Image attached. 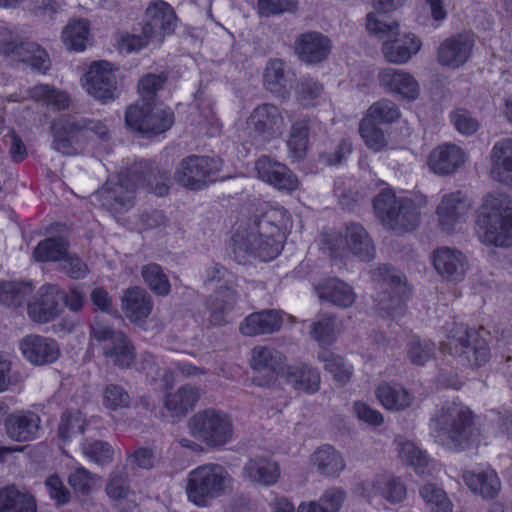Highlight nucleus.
<instances>
[{
    "mask_svg": "<svg viewBox=\"0 0 512 512\" xmlns=\"http://www.w3.org/2000/svg\"><path fill=\"white\" fill-rule=\"evenodd\" d=\"M289 214L283 207L264 205L255 215L253 224L238 229L232 237L233 254L239 264L258 258L273 260L283 249Z\"/></svg>",
    "mask_w": 512,
    "mask_h": 512,
    "instance_id": "f257e3e1",
    "label": "nucleus"
},
{
    "mask_svg": "<svg viewBox=\"0 0 512 512\" xmlns=\"http://www.w3.org/2000/svg\"><path fill=\"white\" fill-rule=\"evenodd\" d=\"M478 237L485 245L512 246V199L502 193H489L482 199L477 218Z\"/></svg>",
    "mask_w": 512,
    "mask_h": 512,
    "instance_id": "f03ea898",
    "label": "nucleus"
},
{
    "mask_svg": "<svg viewBox=\"0 0 512 512\" xmlns=\"http://www.w3.org/2000/svg\"><path fill=\"white\" fill-rule=\"evenodd\" d=\"M53 148L64 154L74 155L94 137L107 141L109 129L101 120L64 114L52 124Z\"/></svg>",
    "mask_w": 512,
    "mask_h": 512,
    "instance_id": "7ed1b4c3",
    "label": "nucleus"
},
{
    "mask_svg": "<svg viewBox=\"0 0 512 512\" xmlns=\"http://www.w3.org/2000/svg\"><path fill=\"white\" fill-rule=\"evenodd\" d=\"M432 425L438 440L456 450L468 447L475 435L473 414L462 404L443 405L433 416Z\"/></svg>",
    "mask_w": 512,
    "mask_h": 512,
    "instance_id": "20e7f679",
    "label": "nucleus"
},
{
    "mask_svg": "<svg viewBox=\"0 0 512 512\" xmlns=\"http://www.w3.org/2000/svg\"><path fill=\"white\" fill-rule=\"evenodd\" d=\"M231 481L229 472L222 465L203 464L188 473L185 492L191 503L206 507L212 500L226 493Z\"/></svg>",
    "mask_w": 512,
    "mask_h": 512,
    "instance_id": "39448f33",
    "label": "nucleus"
},
{
    "mask_svg": "<svg viewBox=\"0 0 512 512\" xmlns=\"http://www.w3.org/2000/svg\"><path fill=\"white\" fill-rule=\"evenodd\" d=\"M374 210L382 224L396 232H408L418 224V212L407 198H397L391 189H383L374 198Z\"/></svg>",
    "mask_w": 512,
    "mask_h": 512,
    "instance_id": "423d86ee",
    "label": "nucleus"
},
{
    "mask_svg": "<svg viewBox=\"0 0 512 512\" xmlns=\"http://www.w3.org/2000/svg\"><path fill=\"white\" fill-rule=\"evenodd\" d=\"M483 332L458 325L451 331L448 341L442 348L456 357L462 365L480 367L490 358V350L487 340L482 335Z\"/></svg>",
    "mask_w": 512,
    "mask_h": 512,
    "instance_id": "0eeeda50",
    "label": "nucleus"
},
{
    "mask_svg": "<svg viewBox=\"0 0 512 512\" xmlns=\"http://www.w3.org/2000/svg\"><path fill=\"white\" fill-rule=\"evenodd\" d=\"M188 429L194 438L216 448L232 439L234 426L232 418L227 413L207 408L198 411L189 419Z\"/></svg>",
    "mask_w": 512,
    "mask_h": 512,
    "instance_id": "6e6552de",
    "label": "nucleus"
},
{
    "mask_svg": "<svg viewBox=\"0 0 512 512\" xmlns=\"http://www.w3.org/2000/svg\"><path fill=\"white\" fill-rule=\"evenodd\" d=\"M138 174L137 168H129L115 179H109L93 194V199L112 215L128 212L135 204L137 184L133 177Z\"/></svg>",
    "mask_w": 512,
    "mask_h": 512,
    "instance_id": "1a4fd4ad",
    "label": "nucleus"
},
{
    "mask_svg": "<svg viewBox=\"0 0 512 512\" xmlns=\"http://www.w3.org/2000/svg\"><path fill=\"white\" fill-rule=\"evenodd\" d=\"M222 165L223 162L219 158L190 155L179 163L175 180L187 189L203 190L219 179Z\"/></svg>",
    "mask_w": 512,
    "mask_h": 512,
    "instance_id": "9d476101",
    "label": "nucleus"
},
{
    "mask_svg": "<svg viewBox=\"0 0 512 512\" xmlns=\"http://www.w3.org/2000/svg\"><path fill=\"white\" fill-rule=\"evenodd\" d=\"M0 54L28 63L37 71L45 72L50 67L45 49L34 42L19 41L18 36L6 27H0Z\"/></svg>",
    "mask_w": 512,
    "mask_h": 512,
    "instance_id": "9b49d317",
    "label": "nucleus"
},
{
    "mask_svg": "<svg viewBox=\"0 0 512 512\" xmlns=\"http://www.w3.org/2000/svg\"><path fill=\"white\" fill-rule=\"evenodd\" d=\"M284 119L273 104L258 105L246 120L245 133L253 141L266 142L280 135Z\"/></svg>",
    "mask_w": 512,
    "mask_h": 512,
    "instance_id": "f8f14e48",
    "label": "nucleus"
},
{
    "mask_svg": "<svg viewBox=\"0 0 512 512\" xmlns=\"http://www.w3.org/2000/svg\"><path fill=\"white\" fill-rule=\"evenodd\" d=\"M257 177L277 190L292 192L298 189L297 176L283 163L267 155H262L255 162Z\"/></svg>",
    "mask_w": 512,
    "mask_h": 512,
    "instance_id": "ddd939ff",
    "label": "nucleus"
},
{
    "mask_svg": "<svg viewBox=\"0 0 512 512\" xmlns=\"http://www.w3.org/2000/svg\"><path fill=\"white\" fill-rule=\"evenodd\" d=\"M471 208V201L462 192L445 194L436 209L441 230L446 233L453 232L465 222Z\"/></svg>",
    "mask_w": 512,
    "mask_h": 512,
    "instance_id": "4468645a",
    "label": "nucleus"
},
{
    "mask_svg": "<svg viewBox=\"0 0 512 512\" xmlns=\"http://www.w3.org/2000/svg\"><path fill=\"white\" fill-rule=\"evenodd\" d=\"M475 45L471 33L462 32L446 38L437 49V61L441 66L458 69L471 57Z\"/></svg>",
    "mask_w": 512,
    "mask_h": 512,
    "instance_id": "2eb2a0df",
    "label": "nucleus"
},
{
    "mask_svg": "<svg viewBox=\"0 0 512 512\" xmlns=\"http://www.w3.org/2000/svg\"><path fill=\"white\" fill-rule=\"evenodd\" d=\"M84 88L98 100H113L116 96L117 80L112 65L106 61L92 63L85 74Z\"/></svg>",
    "mask_w": 512,
    "mask_h": 512,
    "instance_id": "dca6fc26",
    "label": "nucleus"
},
{
    "mask_svg": "<svg viewBox=\"0 0 512 512\" xmlns=\"http://www.w3.org/2000/svg\"><path fill=\"white\" fill-rule=\"evenodd\" d=\"M383 275L384 290L379 294V305L395 317L403 312V307L408 298L409 290L402 276L394 269L384 266L380 268Z\"/></svg>",
    "mask_w": 512,
    "mask_h": 512,
    "instance_id": "f3484780",
    "label": "nucleus"
},
{
    "mask_svg": "<svg viewBox=\"0 0 512 512\" xmlns=\"http://www.w3.org/2000/svg\"><path fill=\"white\" fill-rule=\"evenodd\" d=\"M176 15L172 8L163 1L155 2L146 9V20L142 33L161 43L166 34H170L176 27Z\"/></svg>",
    "mask_w": 512,
    "mask_h": 512,
    "instance_id": "a211bd4d",
    "label": "nucleus"
},
{
    "mask_svg": "<svg viewBox=\"0 0 512 512\" xmlns=\"http://www.w3.org/2000/svg\"><path fill=\"white\" fill-rule=\"evenodd\" d=\"M60 289L56 285L46 284L38 289L31 302L27 303L30 319L37 323H48L60 312Z\"/></svg>",
    "mask_w": 512,
    "mask_h": 512,
    "instance_id": "6ab92c4d",
    "label": "nucleus"
},
{
    "mask_svg": "<svg viewBox=\"0 0 512 512\" xmlns=\"http://www.w3.org/2000/svg\"><path fill=\"white\" fill-rule=\"evenodd\" d=\"M285 355L268 346H256L252 349L250 365L254 372L263 375L264 380H258L259 385H268L276 376L284 371Z\"/></svg>",
    "mask_w": 512,
    "mask_h": 512,
    "instance_id": "aec40b11",
    "label": "nucleus"
},
{
    "mask_svg": "<svg viewBox=\"0 0 512 512\" xmlns=\"http://www.w3.org/2000/svg\"><path fill=\"white\" fill-rule=\"evenodd\" d=\"M331 40L317 31H308L297 36L294 44L296 55L307 64L325 60L331 52Z\"/></svg>",
    "mask_w": 512,
    "mask_h": 512,
    "instance_id": "412c9836",
    "label": "nucleus"
},
{
    "mask_svg": "<svg viewBox=\"0 0 512 512\" xmlns=\"http://www.w3.org/2000/svg\"><path fill=\"white\" fill-rule=\"evenodd\" d=\"M378 81L386 92L408 101L417 99L420 93L417 80L404 70L385 68L379 72Z\"/></svg>",
    "mask_w": 512,
    "mask_h": 512,
    "instance_id": "4be33fe9",
    "label": "nucleus"
},
{
    "mask_svg": "<svg viewBox=\"0 0 512 512\" xmlns=\"http://www.w3.org/2000/svg\"><path fill=\"white\" fill-rule=\"evenodd\" d=\"M20 350L30 363L45 365L56 361L60 355L57 343L40 335H28L20 342Z\"/></svg>",
    "mask_w": 512,
    "mask_h": 512,
    "instance_id": "5701e85b",
    "label": "nucleus"
},
{
    "mask_svg": "<svg viewBox=\"0 0 512 512\" xmlns=\"http://www.w3.org/2000/svg\"><path fill=\"white\" fill-rule=\"evenodd\" d=\"M433 265L436 271L446 280L459 282L464 278L467 261L461 251L441 247L433 253Z\"/></svg>",
    "mask_w": 512,
    "mask_h": 512,
    "instance_id": "b1692460",
    "label": "nucleus"
},
{
    "mask_svg": "<svg viewBox=\"0 0 512 512\" xmlns=\"http://www.w3.org/2000/svg\"><path fill=\"white\" fill-rule=\"evenodd\" d=\"M462 478L468 488L485 499H493L501 490V481L491 467L485 469L464 470Z\"/></svg>",
    "mask_w": 512,
    "mask_h": 512,
    "instance_id": "393cba45",
    "label": "nucleus"
},
{
    "mask_svg": "<svg viewBox=\"0 0 512 512\" xmlns=\"http://www.w3.org/2000/svg\"><path fill=\"white\" fill-rule=\"evenodd\" d=\"M238 297L239 295L232 286L219 287L206 303L210 323L214 326L228 323Z\"/></svg>",
    "mask_w": 512,
    "mask_h": 512,
    "instance_id": "a878e982",
    "label": "nucleus"
},
{
    "mask_svg": "<svg viewBox=\"0 0 512 512\" xmlns=\"http://www.w3.org/2000/svg\"><path fill=\"white\" fill-rule=\"evenodd\" d=\"M421 45V40L412 33L398 35L383 42L382 53L388 62L404 64L419 52Z\"/></svg>",
    "mask_w": 512,
    "mask_h": 512,
    "instance_id": "bb28decb",
    "label": "nucleus"
},
{
    "mask_svg": "<svg viewBox=\"0 0 512 512\" xmlns=\"http://www.w3.org/2000/svg\"><path fill=\"white\" fill-rule=\"evenodd\" d=\"M465 163V153L454 144H444L433 149L428 158L430 169L439 175H449Z\"/></svg>",
    "mask_w": 512,
    "mask_h": 512,
    "instance_id": "cd10ccee",
    "label": "nucleus"
},
{
    "mask_svg": "<svg viewBox=\"0 0 512 512\" xmlns=\"http://www.w3.org/2000/svg\"><path fill=\"white\" fill-rule=\"evenodd\" d=\"M491 177L512 187V138H504L495 143L490 153Z\"/></svg>",
    "mask_w": 512,
    "mask_h": 512,
    "instance_id": "c85d7f7f",
    "label": "nucleus"
},
{
    "mask_svg": "<svg viewBox=\"0 0 512 512\" xmlns=\"http://www.w3.org/2000/svg\"><path fill=\"white\" fill-rule=\"evenodd\" d=\"M280 474L278 463L263 456L250 458L242 469L245 480L261 486L274 485L280 478Z\"/></svg>",
    "mask_w": 512,
    "mask_h": 512,
    "instance_id": "c756f323",
    "label": "nucleus"
},
{
    "mask_svg": "<svg viewBox=\"0 0 512 512\" xmlns=\"http://www.w3.org/2000/svg\"><path fill=\"white\" fill-rule=\"evenodd\" d=\"M130 168L138 169L137 176L133 177L137 187H146L157 196L168 194L171 183L168 171L153 166L145 160L138 162Z\"/></svg>",
    "mask_w": 512,
    "mask_h": 512,
    "instance_id": "7c9ffc66",
    "label": "nucleus"
},
{
    "mask_svg": "<svg viewBox=\"0 0 512 512\" xmlns=\"http://www.w3.org/2000/svg\"><path fill=\"white\" fill-rule=\"evenodd\" d=\"M318 298L321 301L346 309L351 307L357 298L354 289L346 282L332 278L328 279L315 287Z\"/></svg>",
    "mask_w": 512,
    "mask_h": 512,
    "instance_id": "2f4dec72",
    "label": "nucleus"
},
{
    "mask_svg": "<svg viewBox=\"0 0 512 512\" xmlns=\"http://www.w3.org/2000/svg\"><path fill=\"white\" fill-rule=\"evenodd\" d=\"M406 486L398 477L389 474L376 476L363 485V494L367 498L381 495L391 503H399L406 498Z\"/></svg>",
    "mask_w": 512,
    "mask_h": 512,
    "instance_id": "473e14b6",
    "label": "nucleus"
},
{
    "mask_svg": "<svg viewBox=\"0 0 512 512\" xmlns=\"http://www.w3.org/2000/svg\"><path fill=\"white\" fill-rule=\"evenodd\" d=\"M283 318L278 310H262L248 315L240 324V332L245 336L271 334L278 331Z\"/></svg>",
    "mask_w": 512,
    "mask_h": 512,
    "instance_id": "72a5a7b5",
    "label": "nucleus"
},
{
    "mask_svg": "<svg viewBox=\"0 0 512 512\" xmlns=\"http://www.w3.org/2000/svg\"><path fill=\"white\" fill-rule=\"evenodd\" d=\"M125 316L134 323L144 321L152 312L153 300L142 288H128L121 298Z\"/></svg>",
    "mask_w": 512,
    "mask_h": 512,
    "instance_id": "f704fd0d",
    "label": "nucleus"
},
{
    "mask_svg": "<svg viewBox=\"0 0 512 512\" xmlns=\"http://www.w3.org/2000/svg\"><path fill=\"white\" fill-rule=\"evenodd\" d=\"M5 429L9 438L18 442L36 438L40 429V418L33 412L13 413L5 419Z\"/></svg>",
    "mask_w": 512,
    "mask_h": 512,
    "instance_id": "c9c22d12",
    "label": "nucleus"
},
{
    "mask_svg": "<svg viewBox=\"0 0 512 512\" xmlns=\"http://www.w3.org/2000/svg\"><path fill=\"white\" fill-rule=\"evenodd\" d=\"M0 512H37V501L28 490L7 485L0 488Z\"/></svg>",
    "mask_w": 512,
    "mask_h": 512,
    "instance_id": "e433bc0d",
    "label": "nucleus"
},
{
    "mask_svg": "<svg viewBox=\"0 0 512 512\" xmlns=\"http://www.w3.org/2000/svg\"><path fill=\"white\" fill-rule=\"evenodd\" d=\"M285 380L296 391L313 394L319 390L320 375L318 371L305 363L287 366Z\"/></svg>",
    "mask_w": 512,
    "mask_h": 512,
    "instance_id": "4c0bfd02",
    "label": "nucleus"
},
{
    "mask_svg": "<svg viewBox=\"0 0 512 512\" xmlns=\"http://www.w3.org/2000/svg\"><path fill=\"white\" fill-rule=\"evenodd\" d=\"M345 238L348 249L360 260L371 261L375 257L373 241L361 224H347Z\"/></svg>",
    "mask_w": 512,
    "mask_h": 512,
    "instance_id": "58836bf2",
    "label": "nucleus"
},
{
    "mask_svg": "<svg viewBox=\"0 0 512 512\" xmlns=\"http://www.w3.org/2000/svg\"><path fill=\"white\" fill-rule=\"evenodd\" d=\"M201 396V390L193 385L185 384L176 391L168 393L164 405L174 416H185L194 408Z\"/></svg>",
    "mask_w": 512,
    "mask_h": 512,
    "instance_id": "ea45409f",
    "label": "nucleus"
},
{
    "mask_svg": "<svg viewBox=\"0 0 512 512\" xmlns=\"http://www.w3.org/2000/svg\"><path fill=\"white\" fill-rule=\"evenodd\" d=\"M104 357L113 365L120 368H128L134 362L136 351L128 337L116 334V339L103 346Z\"/></svg>",
    "mask_w": 512,
    "mask_h": 512,
    "instance_id": "a19ab883",
    "label": "nucleus"
},
{
    "mask_svg": "<svg viewBox=\"0 0 512 512\" xmlns=\"http://www.w3.org/2000/svg\"><path fill=\"white\" fill-rule=\"evenodd\" d=\"M380 403L388 410L401 411L408 408L414 397L402 385L397 383H382L376 389Z\"/></svg>",
    "mask_w": 512,
    "mask_h": 512,
    "instance_id": "79ce46f5",
    "label": "nucleus"
},
{
    "mask_svg": "<svg viewBox=\"0 0 512 512\" xmlns=\"http://www.w3.org/2000/svg\"><path fill=\"white\" fill-rule=\"evenodd\" d=\"M34 286L30 281H2L0 283V304L16 309L28 303Z\"/></svg>",
    "mask_w": 512,
    "mask_h": 512,
    "instance_id": "37998d69",
    "label": "nucleus"
},
{
    "mask_svg": "<svg viewBox=\"0 0 512 512\" xmlns=\"http://www.w3.org/2000/svg\"><path fill=\"white\" fill-rule=\"evenodd\" d=\"M419 495L428 512H452L453 504L447 493L434 483H426L419 488Z\"/></svg>",
    "mask_w": 512,
    "mask_h": 512,
    "instance_id": "c03bdc74",
    "label": "nucleus"
},
{
    "mask_svg": "<svg viewBox=\"0 0 512 512\" xmlns=\"http://www.w3.org/2000/svg\"><path fill=\"white\" fill-rule=\"evenodd\" d=\"M398 453L402 461L412 466L418 475L424 476L431 473L430 460L426 452L417 447L413 442L408 440L400 441Z\"/></svg>",
    "mask_w": 512,
    "mask_h": 512,
    "instance_id": "a18cd8bd",
    "label": "nucleus"
},
{
    "mask_svg": "<svg viewBox=\"0 0 512 512\" xmlns=\"http://www.w3.org/2000/svg\"><path fill=\"white\" fill-rule=\"evenodd\" d=\"M313 462L318 471L325 476H337L345 468L342 456L328 445L319 448L314 453Z\"/></svg>",
    "mask_w": 512,
    "mask_h": 512,
    "instance_id": "49530a36",
    "label": "nucleus"
},
{
    "mask_svg": "<svg viewBox=\"0 0 512 512\" xmlns=\"http://www.w3.org/2000/svg\"><path fill=\"white\" fill-rule=\"evenodd\" d=\"M68 242L62 237H50L40 241L33 251L38 262L61 261L66 255Z\"/></svg>",
    "mask_w": 512,
    "mask_h": 512,
    "instance_id": "de8ad7c7",
    "label": "nucleus"
},
{
    "mask_svg": "<svg viewBox=\"0 0 512 512\" xmlns=\"http://www.w3.org/2000/svg\"><path fill=\"white\" fill-rule=\"evenodd\" d=\"M263 79L267 90L277 96H284L287 84L284 61L270 59L264 70Z\"/></svg>",
    "mask_w": 512,
    "mask_h": 512,
    "instance_id": "09e8293b",
    "label": "nucleus"
},
{
    "mask_svg": "<svg viewBox=\"0 0 512 512\" xmlns=\"http://www.w3.org/2000/svg\"><path fill=\"white\" fill-rule=\"evenodd\" d=\"M89 34V23L87 20H74L69 22L62 32V40L69 50L83 51Z\"/></svg>",
    "mask_w": 512,
    "mask_h": 512,
    "instance_id": "8fccbe9b",
    "label": "nucleus"
},
{
    "mask_svg": "<svg viewBox=\"0 0 512 512\" xmlns=\"http://www.w3.org/2000/svg\"><path fill=\"white\" fill-rule=\"evenodd\" d=\"M309 120L301 119L293 123L287 146L290 155L295 159H302L308 147L309 140Z\"/></svg>",
    "mask_w": 512,
    "mask_h": 512,
    "instance_id": "3c124183",
    "label": "nucleus"
},
{
    "mask_svg": "<svg viewBox=\"0 0 512 512\" xmlns=\"http://www.w3.org/2000/svg\"><path fill=\"white\" fill-rule=\"evenodd\" d=\"M174 123V113L170 108H163L156 102L151 103L147 120V137H153L168 131Z\"/></svg>",
    "mask_w": 512,
    "mask_h": 512,
    "instance_id": "603ef678",
    "label": "nucleus"
},
{
    "mask_svg": "<svg viewBox=\"0 0 512 512\" xmlns=\"http://www.w3.org/2000/svg\"><path fill=\"white\" fill-rule=\"evenodd\" d=\"M336 316L324 313L310 325V335L320 345H331L337 338Z\"/></svg>",
    "mask_w": 512,
    "mask_h": 512,
    "instance_id": "864d4df0",
    "label": "nucleus"
},
{
    "mask_svg": "<svg viewBox=\"0 0 512 512\" xmlns=\"http://www.w3.org/2000/svg\"><path fill=\"white\" fill-rule=\"evenodd\" d=\"M152 102L138 101L127 107L125 112V124L126 126L147 137V120L149 118V112Z\"/></svg>",
    "mask_w": 512,
    "mask_h": 512,
    "instance_id": "5fc2aeb1",
    "label": "nucleus"
},
{
    "mask_svg": "<svg viewBox=\"0 0 512 512\" xmlns=\"http://www.w3.org/2000/svg\"><path fill=\"white\" fill-rule=\"evenodd\" d=\"M319 359L324 363V369L329 372L335 381L344 385L352 375V367L344 359L330 351H323L319 354Z\"/></svg>",
    "mask_w": 512,
    "mask_h": 512,
    "instance_id": "6e6d98bb",
    "label": "nucleus"
},
{
    "mask_svg": "<svg viewBox=\"0 0 512 512\" xmlns=\"http://www.w3.org/2000/svg\"><path fill=\"white\" fill-rule=\"evenodd\" d=\"M141 275L149 288L159 296H166L170 293V282L160 265L150 263L141 269Z\"/></svg>",
    "mask_w": 512,
    "mask_h": 512,
    "instance_id": "4d7b16f0",
    "label": "nucleus"
},
{
    "mask_svg": "<svg viewBox=\"0 0 512 512\" xmlns=\"http://www.w3.org/2000/svg\"><path fill=\"white\" fill-rule=\"evenodd\" d=\"M97 475L83 466L73 468L68 474V484L76 495L88 496L97 482Z\"/></svg>",
    "mask_w": 512,
    "mask_h": 512,
    "instance_id": "13d9d810",
    "label": "nucleus"
},
{
    "mask_svg": "<svg viewBox=\"0 0 512 512\" xmlns=\"http://www.w3.org/2000/svg\"><path fill=\"white\" fill-rule=\"evenodd\" d=\"M399 117L400 111L397 105L388 99H382L369 107L364 118L376 124H390L397 121Z\"/></svg>",
    "mask_w": 512,
    "mask_h": 512,
    "instance_id": "bf43d9fd",
    "label": "nucleus"
},
{
    "mask_svg": "<svg viewBox=\"0 0 512 512\" xmlns=\"http://www.w3.org/2000/svg\"><path fill=\"white\" fill-rule=\"evenodd\" d=\"M30 95L37 101H42L57 110L68 107L69 97L65 92L59 91L50 85L39 84L31 88Z\"/></svg>",
    "mask_w": 512,
    "mask_h": 512,
    "instance_id": "052dcab7",
    "label": "nucleus"
},
{
    "mask_svg": "<svg viewBox=\"0 0 512 512\" xmlns=\"http://www.w3.org/2000/svg\"><path fill=\"white\" fill-rule=\"evenodd\" d=\"M30 95L37 101H42L57 110L68 107L69 97L65 92L59 91L50 85L39 84L31 88Z\"/></svg>",
    "mask_w": 512,
    "mask_h": 512,
    "instance_id": "680f3d73",
    "label": "nucleus"
},
{
    "mask_svg": "<svg viewBox=\"0 0 512 512\" xmlns=\"http://www.w3.org/2000/svg\"><path fill=\"white\" fill-rule=\"evenodd\" d=\"M435 353V343L427 339L413 337L407 344V357L414 365H424L435 356Z\"/></svg>",
    "mask_w": 512,
    "mask_h": 512,
    "instance_id": "e2e57ef3",
    "label": "nucleus"
},
{
    "mask_svg": "<svg viewBox=\"0 0 512 512\" xmlns=\"http://www.w3.org/2000/svg\"><path fill=\"white\" fill-rule=\"evenodd\" d=\"M105 492L113 501L126 499L131 493L128 474L124 470L112 471L105 485Z\"/></svg>",
    "mask_w": 512,
    "mask_h": 512,
    "instance_id": "0e129e2a",
    "label": "nucleus"
},
{
    "mask_svg": "<svg viewBox=\"0 0 512 512\" xmlns=\"http://www.w3.org/2000/svg\"><path fill=\"white\" fill-rule=\"evenodd\" d=\"M82 452L90 461L98 465H107L113 461L114 449L106 441L93 440L82 444Z\"/></svg>",
    "mask_w": 512,
    "mask_h": 512,
    "instance_id": "69168bd1",
    "label": "nucleus"
},
{
    "mask_svg": "<svg viewBox=\"0 0 512 512\" xmlns=\"http://www.w3.org/2000/svg\"><path fill=\"white\" fill-rule=\"evenodd\" d=\"M366 27L370 34L375 35L380 40H388L394 36H398L399 24L395 21L386 22L378 18L374 13L367 15Z\"/></svg>",
    "mask_w": 512,
    "mask_h": 512,
    "instance_id": "338daca9",
    "label": "nucleus"
},
{
    "mask_svg": "<svg viewBox=\"0 0 512 512\" xmlns=\"http://www.w3.org/2000/svg\"><path fill=\"white\" fill-rule=\"evenodd\" d=\"M377 125L365 118L361 120L359 125L361 137L366 145L374 151H380L386 145L384 133Z\"/></svg>",
    "mask_w": 512,
    "mask_h": 512,
    "instance_id": "774afa93",
    "label": "nucleus"
}]
</instances>
